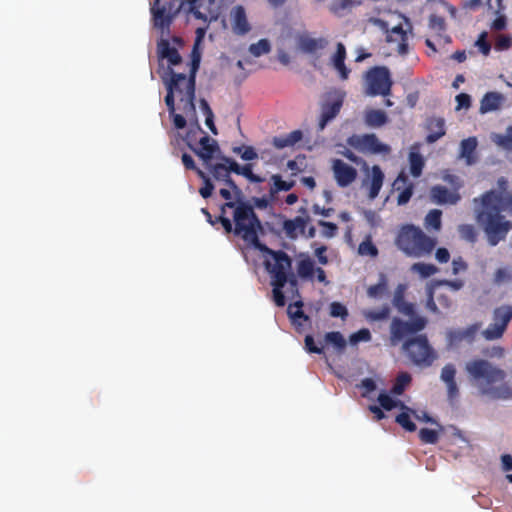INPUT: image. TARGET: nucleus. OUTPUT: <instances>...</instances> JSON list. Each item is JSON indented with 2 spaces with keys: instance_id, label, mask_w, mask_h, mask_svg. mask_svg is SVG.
<instances>
[{
  "instance_id": "obj_29",
  "label": "nucleus",
  "mask_w": 512,
  "mask_h": 512,
  "mask_svg": "<svg viewBox=\"0 0 512 512\" xmlns=\"http://www.w3.org/2000/svg\"><path fill=\"white\" fill-rule=\"evenodd\" d=\"M503 99L502 94L498 92H487L481 99L479 112L481 114H486L488 112L498 110Z\"/></svg>"
},
{
  "instance_id": "obj_41",
  "label": "nucleus",
  "mask_w": 512,
  "mask_h": 512,
  "mask_svg": "<svg viewBox=\"0 0 512 512\" xmlns=\"http://www.w3.org/2000/svg\"><path fill=\"white\" fill-rule=\"evenodd\" d=\"M364 317L370 322L386 320L390 316V308L388 305H384L380 309H370L364 311Z\"/></svg>"
},
{
  "instance_id": "obj_31",
  "label": "nucleus",
  "mask_w": 512,
  "mask_h": 512,
  "mask_svg": "<svg viewBox=\"0 0 512 512\" xmlns=\"http://www.w3.org/2000/svg\"><path fill=\"white\" fill-rule=\"evenodd\" d=\"M302 307L303 302L301 300H298L294 303L289 304L287 308V314L291 320V323L296 327L297 330H299L300 326L302 325V322L310 321L309 316L303 312Z\"/></svg>"
},
{
  "instance_id": "obj_42",
  "label": "nucleus",
  "mask_w": 512,
  "mask_h": 512,
  "mask_svg": "<svg viewBox=\"0 0 512 512\" xmlns=\"http://www.w3.org/2000/svg\"><path fill=\"white\" fill-rule=\"evenodd\" d=\"M411 380V375L407 372H402L398 374L390 392L393 395H401L404 392L406 386L411 382Z\"/></svg>"
},
{
  "instance_id": "obj_22",
  "label": "nucleus",
  "mask_w": 512,
  "mask_h": 512,
  "mask_svg": "<svg viewBox=\"0 0 512 512\" xmlns=\"http://www.w3.org/2000/svg\"><path fill=\"white\" fill-rule=\"evenodd\" d=\"M430 198L432 202L436 204L454 205L460 200V195L456 192H451L445 186L435 185L430 189Z\"/></svg>"
},
{
  "instance_id": "obj_34",
  "label": "nucleus",
  "mask_w": 512,
  "mask_h": 512,
  "mask_svg": "<svg viewBox=\"0 0 512 512\" xmlns=\"http://www.w3.org/2000/svg\"><path fill=\"white\" fill-rule=\"evenodd\" d=\"M327 45V40L324 38H311L308 36L300 37L299 48L305 53H315L317 50L324 49Z\"/></svg>"
},
{
  "instance_id": "obj_51",
  "label": "nucleus",
  "mask_w": 512,
  "mask_h": 512,
  "mask_svg": "<svg viewBox=\"0 0 512 512\" xmlns=\"http://www.w3.org/2000/svg\"><path fill=\"white\" fill-rule=\"evenodd\" d=\"M419 438L425 444H436L439 439L438 432L433 429L422 428L419 431Z\"/></svg>"
},
{
  "instance_id": "obj_59",
  "label": "nucleus",
  "mask_w": 512,
  "mask_h": 512,
  "mask_svg": "<svg viewBox=\"0 0 512 512\" xmlns=\"http://www.w3.org/2000/svg\"><path fill=\"white\" fill-rule=\"evenodd\" d=\"M330 315L332 317H341L345 319L348 316V310L340 302H332L330 304Z\"/></svg>"
},
{
  "instance_id": "obj_17",
  "label": "nucleus",
  "mask_w": 512,
  "mask_h": 512,
  "mask_svg": "<svg viewBox=\"0 0 512 512\" xmlns=\"http://www.w3.org/2000/svg\"><path fill=\"white\" fill-rule=\"evenodd\" d=\"M206 168L209 170L215 180L224 182L230 189H232L237 199L242 197V190L229 175L226 164H224V162L211 163L210 165H207Z\"/></svg>"
},
{
  "instance_id": "obj_62",
  "label": "nucleus",
  "mask_w": 512,
  "mask_h": 512,
  "mask_svg": "<svg viewBox=\"0 0 512 512\" xmlns=\"http://www.w3.org/2000/svg\"><path fill=\"white\" fill-rule=\"evenodd\" d=\"M456 110L468 109L471 106V97L466 93H460L456 96Z\"/></svg>"
},
{
  "instance_id": "obj_20",
  "label": "nucleus",
  "mask_w": 512,
  "mask_h": 512,
  "mask_svg": "<svg viewBox=\"0 0 512 512\" xmlns=\"http://www.w3.org/2000/svg\"><path fill=\"white\" fill-rule=\"evenodd\" d=\"M343 105L341 98H334L333 100L325 101L321 105V115L318 124L319 130H323L326 125L334 119L340 112Z\"/></svg>"
},
{
  "instance_id": "obj_4",
  "label": "nucleus",
  "mask_w": 512,
  "mask_h": 512,
  "mask_svg": "<svg viewBox=\"0 0 512 512\" xmlns=\"http://www.w3.org/2000/svg\"><path fill=\"white\" fill-rule=\"evenodd\" d=\"M255 249L273 260V262L268 259L264 261L265 269L271 277L273 301L278 307L285 306L286 298L283 289L287 283V274L292 271L291 257L283 250H273L263 243H260Z\"/></svg>"
},
{
  "instance_id": "obj_25",
  "label": "nucleus",
  "mask_w": 512,
  "mask_h": 512,
  "mask_svg": "<svg viewBox=\"0 0 512 512\" xmlns=\"http://www.w3.org/2000/svg\"><path fill=\"white\" fill-rule=\"evenodd\" d=\"M384 177V173L378 165L372 166L370 179L363 182V185L368 184L369 199L374 200L379 195L383 186Z\"/></svg>"
},
{
  "instance_id": "obj_19",
  "label": "nucleus",
  "mask_w": 512,
  "mask_h": 512,
  "mask_svg": "<svg viewBox=\"0 0 512 512\" xmlns=\"http://www.w3.org/2000/svg\"><path fill=\"white\" fill-rule=\"evenodd\" d=\"M393 187L396 191H400L397 204L399 206L407 204L413 195L414 184L409 181L408 176L403 171L395 179Z\"/></svg>"
},
{
  "instance_id": "obj_28",
  "label": "nucleus",
  "mask_w": 512,
  "mask_h": 512,
  "mask_svg": "<svg viewBox=\"0 0 512 512\" xmlns=\"http://www.w3.org/2000/svg\"><path fill=\"white\" fill-rule=\"evenodd\" d=\"M158 55L162 59H167L170 66H176L182 62V57L178 50L171 46L170 42L165 39H162L158 43Z\"/></svg>"
},
{
  "instance_id": "obj_52",
  "label": "nucleus",
  "mask_w": 512,
  "mask_h": 512,
  "mask_svg": "<svg viewBox=\"0 0 512 512\" xmlns=\"http://www.w3.org/2000/svg\"><path fill=\"white\" fill-rule=\"evenodd\" d=\"M183 2L189 4V11L194 15L195 18L207 22V14L200 10L203 4L199 3V0H183Z\"/></svg>"
},
{
  "instance_id": "obj_35",
  "label": "nucleus",
  "mask_w": 512,
  "mask_h": 512,
  "mask_svg": "<svg viewBox=\"0 0 512 512\" xmlns=\"http://www.w3.org/2000/svg\"><path fill=\"white\" fill-rule=\"evenodd\" d=\"M365 122L370 127H381L388 122V116L382 110L371 109L365 113Z\"/></svg>"
},
{
  "instance_id": "obj_36",
  "label": "nucleus",
  "mask_w": 512,
  "mask_h": 512,
  "mask_svg": "<svg viewBox=\"0 0 512 512\" xmlns=\"http://www.w3.org/2000/svg\"><path fill=\"white\" fill-rule=\"evenodd\" d=\"M315 271L314 261L309 256H304L297 263V275L302 279H312Z\"/></svg>"
},
{
  "instance_id": "obj_56",
  "label": "nucleus",
  "mask_w": 512,
  "mask_h": 512,
  "mask_svg": "<svg viewBox=\"0 0 512 512\" xmlns=\"http://www.w3.org/2000/svg\"><path fill=\"white\" fill-rule=\"evenodd\" d=\"M240 175L248 179L252 183H261L264 179L253 173L252 164H245L241 168Z\"/></svg>"
},
{
  "instance_id": "obj_61",
  "label": "nucleus",
  "mask_w": 512,
  "mask_h": 512,
  "mask_svg": "<svg viewBox=\"0 0 512 512\" xmlns=\"http://www.w3.org/2000/svg\"><path fill=\"white\" fill-rule=\"evenodd\" d=\"M221 159L223 160L224 164H226L229 175L231 172L240 175L242 166H240L234 159L226 156H223Z\"/></svg>"
},
{
  "instance_id": "obj_38",
  "label": "nucleus",
  "mask_w": 512,
  "mask_h": 512,
  "mask_svg": "<svg viewBox=\"0 0 512 512\" xmlns=\"http://www.w3.org/2000/svg\"><path fill=\"white\" fill-rule=\"evenodd\" d=\"M442 212L438 209L430 210L424 219V226L427 230L440 231L442 227Z\"/></svg>"
},
{
  "instance_id": "obj_54",
  "label": "nucleus",
  "mask_w": 512,
  "mask_h": 512,
  "mask_svg": "<svg viewBox=\"0 0 512 512\" xmlns=\"http://www.w3.org/2000/svg\"><path fill=\"white\" fill-rule=\"evenodd\" d=\"M318 225L322 227L321 235L325 238H333L338 232V226L333 222L319 220Z\"/></svg>"
},
{
  "instance_id": "obj_14",
  "label": "nucleus",
  "mask_w": 512,
  "mask_h": 512,
  "mask_svg": "<svg viewBox=\"0 0 512 512\" xmlns=\"http://www.w3.org/2000/svg\"><path fill=\"white\" fill-rule=\"evenodd\" d=\"M332 171L336 183L339 187H347L352 184L357 178V170L342 161L341 159H334L332 162Z\"/></svg>"
},
{
  "instance_id": "obj_21",
  "label": "nucleus",
  "mask_w": 512,
  "mask_h": 512,
  "mask_svg": "<svg viewBox=\"0 0 512 512\" xmlns=\"http://www.w3.org/2000/svg\"><path fill=\"white\" fill-rule=\"evenodd\" d=\"M405 290L406 286L404 284H399L396 287L392 304L401 314L414 318L416 317L415 306L413 303H409L405 300Z\"/></svg>"
},
{
  "instance_id": "obj_47",
  "label": "nucleus",
  "mask_w": 512,
  "mask_h": 512,
  "mask_svg": "<svg viewBox=\"0 0 512 512\" xmlns=\"http://www.w3.org/2000/svg\"><path fill=\"white\" fill-rule=\"evenodd\" d=\"M270 50L271 46L267 39H260L257 43H253L249 47V52L255 57L267 54Z\"/></svg>"
},
{
  "instance_id": "obj_24",
  "label": "nucleus",
  "mask_w": 512,
  "mask_h": 512,
  "mask_svg": "<svg viewBox=\"0 0 512 512\" xmlns=\"http://www.w3.org/2000/svg\"><path fill=\"white\" fill-rule=\"evenodd\" d=\"M426 129V142L432 144L445 135V120L441 117H430L426 121Z\"/></svg>"
},
{
  "instance_id": "obj_40",
  "label": "nucleus",
  "mask_w": 512,
  "mask_h": 512,
  "mask_svg": "<svg viewBox=\"0 0 512 512\" xmlns=\"http://www.w3.org/2000/svg\"><path fill=\"white\" fill-rule=\"evenodd\" d=\"M493 142L499 147L512 151V125L506 128L504 134H494Z\"/></svg>"
},
{
  "instance_id": "obj_44",
  "label": "nucleus",
  "mask_w": 512,
  "mask_h": 512,
  "mask_svg": "<svg viewBox=\"0 0 512 512\" xmlns=\"http://www.w3.org/2000/svg\"><path fill=\"white\" fill-rule=\"evenodd\" d=\"M458 233L461 239L474 244L477 241L478 233L472 224H461L458 226Z\"/></svg>"
},
{
  "instance_id": "obj_23",
  "label": "nucleus",
  "mask_w": 512,
  "mask_h": 512,
  "mask_svg": "<svg viewBox=\"0 0 512 512\" xmlns=\"http://www.w3.org/2000/svg\"><path fill=\"white\" fill-rule=\"evenodd\" d=\"M455 376L456 368L454 364L448 363L442 368L440 378L446 384L447 395L450 400L455 399L459 395V388Z\"/></svg>"
},
{
  "instance_id": "obj_55",
  "label": "nucleus",
  "mask_w": 512,
  "mask_h": 512,
  "mask_svg": "<svg viewBox=\"0 0 512 512\" xmlns=\"http://www.w3.org/2000/svg\"><path fill=\"white\" fill-rule=\"evenodd\" d=\"M198 44L195 43L191 52V64L189 73L196 77V73L200 67L201 53L198 50Z\"/></svg>"
},
{
  "instance_id": "obj_10",
  "label": "nucleus",
  "mask_w": 512,
  "mask_h": 512,
  "mask_svg": "<svg viewBox=\"0 0 512 512\" xmlns=\"http://www.w3.org/2000/svg\"><path fill=\"white\" fill-rule=\"evenodd\" d=\"M367 94L370 96H389L391 94L392 79L390 71L385 66L370 69L366 75Z\"/></svg>"
},
{
  "instance_id": "obj_18",
  "label": "nucleus",
  "mask_w": 512,
  "mask_h": 512,
  "mask_svg": "<svg viewBox=\"0 0 512 512\" xmlns=\"http://www.w3.org/2000/svg\"><path fill=\"white\" fill-rule=\"evenodd\" d=\"M175 86H176V82L173 81L171 82L169 85H168V88H166L167 90V94L165 96V104L168 108V112H169V115L170 117L172 118V121H173V125L176 129H184L187 125V120H186V116H183L181 114H178L176 113V108H175Z\"/></svg>"
},
{
  "instance_id": "obj_26",
  "label": "nucleus",
  "mask_w": 512,
  "mask_h": 512,
  "mask_svg": "<svg viewBox=\"0 0 512 512\" xmlns=\"http://www.w3.org/2000/svg\"><path fill=\"white\" fill-rule=\"evenodd\" d=\"M160 2L156 3L154 0V4L151 7V13L153 17L154 26L164 30L169 28L172 23L173 15L166 9L165 6H160Z\"/></svg>"
},
{
  "instance_id": "obj_63",
  "label": "nucleus",
  "mask_w": 512,
  "mask_h": 512,
  "mask_svg": "<svg viewBox=\"0 0 512 512\" xmlns=\"http://www.w3.org/2000/svg\"><path fill=\"white\" fill-rule=\"evenodd\" d=\"M511 46L512 38L509 35H500L495 42V48L497 50H506Z\"/></svg>"
},
{
  "instance_id": "obj_11",
  "label": "nucleus",
  "mask_w": 512,
  "mask_h": 512,
  "mask_svg": "<svg viewBox=\"0 0 512 512\" xmlns=\"http://www.w3.org/2000/svg\"><path fill=\"white\" fill-rule=\"evenodd\" d=\"M511 320V305H502L495 308L493 311V323L482 331V336L487 341L500 339L504 335Z\"/></svg>"
},
{
  "instance_id": "obj_9",
  "label": "nucleus",
  "mask_w": 512,
  "mask_h": 512,
  "mask_svg": "<svg viewBox=\"0 0 512 512\" xmlns=\"http://www.w3.org/2000/svg\"><path fill=\"white\" fill-rule=\"evenodd\" d=\"M427 324L424 317L416 316L410 321H404L398 317H394L389 327V342L390 345L395 347L400 343H404L408 336L422 331Z\"/></svg>"
},
{
  "instance_id": "obj_50",
  "label": "nucleus",
  "mask_w": 512,
  "mask_h": 512,
  "mask_svg": "<svg viewBox=\"0 0 512 512\" xmlns=\"http://www.w3.org/2000/svg\"><path fill=\"white\" fill-rule=\"evenodd\" d=\"M273 187L271 188V194L277 193L279 191H289L292 189L294 183L284 181L280 175H273Z\"/></svg>"
},
{
  "instance_id": "obj_15",
  "label": "nucleus",
  "mask_w": 512,
  "mask_h": 512,
  "mask_svg": "<svg viewBox=\"0 0 512 512\" xmlns=\"http://www.w3.org/2000/svg\"><path fill=\"white\" fill-rule=\"evenodd\" d=\"M481 328V323H474L463 329H451L447 332V340L450 346H458L462 342L472 343Z\"/></svg>"
},
{
  "instance_id": "obj_6",
  "label": "nucleus",
  "mask_w": 512,
  "mask_h": 512,
  "mask_svg": "<svg viewBox=\"0 0 512 512\" xmlns=\"http://www.w3.org/2000/svg\"><path fill=\"white\" fill-rule=\"evenodd\" d=\"M162 80L166 88L171 82H176L175 93L180 95L181 110L188 119L197 121L195 105L196 77L190 73L188 76L184 73H177L171 67H168Z\"/></svg>"
},
{
  "instance_id": "obj_12",
  "label": "nucleus",
  "mask_w": 512,
  "mask_h": 512,
  "mask_svg": "<svg viewBox=\"0 0 512 512\" xmlns=\"http://www.w3.org/2000/svg\"><path fill=\"white\" fill-rule=\"evenodd\" d=\"M348 144L362 153L384 154L391 152L389 145L380 142L375 134L353 135L348 138Z\"/></svg>"
},
{
  "instance_id": "obj_48",
  "label": "nucleus",
  "mask_w": 512,
  "mask_h": 512,
  "mask_svg": "<svg viewBox=\"0 0 512 512\" xmlns=\"http://www.w3.org/2000/svg\"><path fill=\"white\" fill-rule=\"evenodd\" d=\"M325 341L328 344H332L338 350H343L346 347V341L343 335L338 331L326 333Z\"/></svg>"
},
{
  "instance_id": "obj_3",
  "label": "nucleus",
  "mask_w": 512,
  "mask_h": 512,
  "mask_svg": "<svg viewBox=\"0 0 512 512\" xmlns=\"http://www.w3.org/2000/svg\"><path fill=\"white\" fill-rule=\"evenodd\" d=\"M226 233L234 232L254 248L262 243L259 233L263 231L260 219L248 202H225L220 207L217 217Z\"/></svg>"
},
{
  "instance_id": "obj_37",
  "label": "nucleus",
  "mask_w": 512,
  "mask_h": 512,
  "mask_svg": "<svg viewBox=\"0 0 512 512\" xmlns=\"http://www.w3.org/2000/svg\"><path fill=\"white\" fill-rule=\"evenodd\" d=\"M388 292V281L385 274L381 273L377 284L371 285L367 289V295L370 298H382Z\"/></svg>"
},
{
  "instance_id": "obj_39",
  "label": "nucleus",
  "mask_w": 512,
  "mask_h": 512,
  "mask_svg": "<svg viewBox=\"0 0 512 512\" xmlns=\"http://www.w3.org/2000/svg\"><path fill=\"white\" fill-rule=\"evenodd\" d=\"M410 173L413 177L417 178L422 174L424 168V159L418 152L409 153Z\"/></svg>"
},
{
  "instance_id": "obj_58",
  "label": "nucleus",
  "mask_w": 512,
  "mask_h": 512,
  "mask_svg": "<svg viewBox=\"0 0 512 512\" xmlns=\"http://www.w3.org/2000/svg\"><path fill=\"white\" fill-rule=\"evenodd\" d=\"M475 46H477L480 50V52L487 56L489 55L490 51H491V44L488 42L487 40V32L483 31L478 39L476 40L475 42Z\"/></svg>"
},
{
  "instance_id": "obj_32",
  "label": "nucleus",
  "mask_w": 512,
  "mask_h": 512,
  "mask_svg": "<svg viewBox=\"0 0 512 512\" xmlns=\"http://www.w3.org/2000/svg\"><path fill=\"white\" fill-rule=\"evenodd\" d=\"M303 138L301 130H294L286 135L275 136L272 140V144L277 149H283L286 147H292Z\"/></svg>"
},
{
  "instance_id": "obj_13",
  "label": "nucleus",
  "mask_w": 512,
  "mask_h": 512,
  "mask_svg": "<svg viewBox=\"0 0 512 512\" xmlns=\"http://www.w3.org/2000/svg\"><path fill=\"white\" fill-rule=\"evenodd\" d=\"M376 23L385 30L386 32V41L388 43H395L397 45L398 54L404 56L409 52V44H408V31L405 30L401 24L393 27L392 29H388L387 22L376 19Z\"/></svg>"
},
{
  "instance_id": "obj_7",
  "label": "nucleus",
  "mask_w": 512,
  "mask_h": 512,
  "mask_svg": "<svg viewBox=\"0 0 512 512\" xmlns=\"http://www.w3.org/2000/svg\"><path fill=\"white\" fill-rule=\"evenodd\" d=\"M187 146L202 160L204 166L210 165L219 145L216 140L210 138L196 122V128L190 129L186 135Z\"/></svg>"
},
{
  "instance_id": "obj_27",
  "label": "nucleus",
  "mask_w": 512,
  "mask_h": 512,
  "mask_svg": "<svg viewBox=\"0 0 512 512\" xmlns=\"http://www.w3.org/2000/svg\"><path fill=\"white\" fill-rule=\"evenodd\" d=\"M309 222V217L297 216L293 219H287L283 222V230L287 237L295 239L299 234H304Z\"/></svg>"
},
{
  "instance_id": "obj_46",
  "label": "nucleus",
  "mask_w": 512,
  "mask_h": 512,
  "mask_svg": "<svg viewBox=\"0 0 512 512\" xmlns=\"http://www.w3.org/2000/svg\"><path fill=\"white\" fill-rule=\"evenodd\" d=\"M377 401L380 404V407L386 411H390L400 405L402 408L408 409L402 402L393 399L391 396L382 392L379 394Z\"/></svg>"
},
{
  "instance_id": "obj_5",
  "label": "nucleus",
  "mask_w": 512,
  "mask_h": 512,
  "mask_svg": "<svg viewBox=\"0 0 512 512\" xmlns=\"http://www.w3.org/2000/svg\"><path fill=\"white\" fill-rule=\"evenodd\" d=\"M395 243L407 256L421 257L434 250L437 240L426 235L419 227L406 224L400 228Z\"/></svg>"
},
{
  "instance_id": "obj_2",
  "label": "nucleus",
  "mask_w": 512,
  "mask_h": 512,
  "mask_svg": "<svg viewBox=\"0 0 512 512\" xmlns=\"http://www.w3.org/2000/svg\"><path fill=\"white\" fill-rule=\"evenodd\" d=\"M465 371L481 397L491 401L512 400V385L507 380V372L497 364L475 358L465 364Z\"/></svg>"
},
{
  "instance_id": "obj_60",
  "label": "nucleus",
  "mask_w": 512,
  "mask_h": 512,
  "mask_svg": "<svg viewBox=\"0 0 512 512\" xmlns=\"http://www.w3.org/2000/svg\"><path fill=\"white\" fill-rule=\"evenodd\" d=\"M221 159L223 160L224 164H226L229 175L231 172L240 175L242 166H240L234 159L226 156H223Z\"/></svg>"
},
{
  "instance_id": "obj_8",
  "label": "nucleus",
  "mask_w": 512,
  "mask_h": 512,
  "mask_svg": "<svg viewBox=\"0 0 512 512\" xmlns=\"http://www.w3.org/2000/svg\"><path fill=\"white\" fill-rule=\"evenodd\" d=\"M402 351L416 366L429 367L437 358V354L429 344L426 335L407 338L402 344Z\"/></svg>"
},
{
  "instance_id": "obj_43",
  "label": "nucleus",
  "mask_w": 512,
  "mask_h": 512,
  "mask_svg": "<svg viewBox=\"0 0 512 512\" xmlns=\"http://www.w3.org/2000/svg\"><path fill=\"white\" fill-rule=\"evenodd\" d=\"M411 271L418 273L422 278H428L435 275L438 268L433 264L418 262L412 265Z\"/></svg>"
},
{
  "instance_id": "obj_1",
  "label": "nucleus",
  "mask_w": 512,
  "mask_h": 512,
  "mask_svg": "<svg viewBox=\"0 0 512 512\" xmlns=\"http://www.w3.org/2000/svg\"><path fill=\"white\" fill-rule=\"evenodd\" d=\"M479 204L475 209L477 223L484 231L490 246H497L504 241L512 230V222L502 212L512 214V192L505 177L497 180V188L484 192L479 198H474Z\"/></svg>"
},
{
  "instance_id": "obj_49",
  "label": "nucleus",
  "mask_w": 512,
  "mask_h": 512,
  "mask_svg": "<svg viewBox=\"0 0 512 512\" xmlns=\"http://www.w3.org/2000/svg\"><path fill=\"white\" fill-rule=\"evenodd\" d=\"M233 152L245 161H253L258 158V154L251 146H238L233 148Z\"/></svg>"
},
{
  "instance_id": "obj_30",
  "label": "nucleus",
  "mask_w": 512,
  "mask_h": 512,
  "mask_svg": "<svg viewBox=\"0 0 512 512\" xmlns=\"http://www.w3.org/2000/svg\"><path fill=\"white\" fill-rule=\"evenodd\" d=\"M346 48L343 43H337L336 52L333 55L332 61L334 68L339 72L342 80H346L349 76L350 70L345 65Z\"/></svg>"
},
{
  "instance_id": "obj_16",
  "label": "nucleus",
  "mask_w": 512,
  "mask_h": 512,
  "mask_svg": "<svg viewBox=\"0 0 512 512\" xmlns=\"http://www.w3.org/2000/svg\"><path fill=\"white\" fill-rule=\"evenodd\" d=\"M230 23L235 35L244 36L251 31L246 10L242 5H236L230 12Z\"/></svg>"
},
{
  "instance_id": "obj_45",
  "label": "nucleus",
  "mask_w": 512,
  "mask_h": 512,
  "mask_svg": "<svg viewBox=\"0 0 512 512\" xmlns=\"http://www.w3.org/2000/svg\"><path fill=\"white\" fill-rule=\"evenodd\" d=\"M197 175L200 179L203 181V186L199 189L200 195L207 199L209 198L213 191H214V185L212 183L211 178L202 170L197 171Z\"/></svg>"
},
{
  "instance_id": "obj_57",
  "label": "nucleus",
  "mask_w": 512,
  "mask_h": 512,
  "mask_svg": "<svg viewBox=\"0 0 512 512\" xmlns=\"http://www.w3.org/2000/svg\"><path fill=\"white\" fill-rule=\"evenodd\" d=\"M358 252L361 255H369L375 257L378 255L377 247L370 241L366 240L359 244Z\"/></svg>"
},
{
  "instance_id": "obj_64",
  "label": "nucleus",
  "mask_w": 512,
  "mask_h": 512,
  "mask_svg": "<svg viewBox=\"0 0 512 512\" xmlns=\"http://www.w3.org/2000/svg\"><path fill=\"white\" fill-rule=\"evenodd\" d=\"M467 268H468V265L462 257L459 256V257L453 259L452 272L454 275H457L460 272L466 271Z\"/></svg>"
},
{
  "instance_id": "obj_53",
  "label": "nucleus",
  "mask_w": 512,
  "mask_h": 512,
  "mask_svg": "<svg viewBox=\"0 0 512 512\" xmlns=\"http://www.w3.org/2000/svg\"><path fill=\"white\" fill-rule=\"evenodd\" d=\"M395 421L408 432H414L417 428L407 412L398 414Z\"/></svg>"
},
{
  "instance_id": "obj_33",
  "label": "nucleus",
  "mask_w": 512,
  "mask_h": 512,
  "mask_svg": "<svg viewBox=\"0 0 512 512\" xmlns=\"http://www.w3.org/2000/svg\"><path fill=\"white\" fill-rule=\"evenodd\" d=\"M477 145L476 137H469L461 141L460 157L465 159L467 165H472L476 162L475 151Z\"/></svg>"
}]
</instances>
